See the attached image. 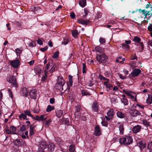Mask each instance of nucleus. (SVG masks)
Masks as SVG:
<instances>
[{"mask_svg":"<svg viewBox=\"0 0 152 152\" xmlns=\"http://www.w3.org/2000/svg\"><path fill=\"white\" fill-rule=\"evenodd\" d=\"M111 101L112 102H115L117 101L116 98L115 97L112 98L111 99Z\"/></svg>","mask_w":152,"mask_h":152,"instance_id":"obj_61","label":"nucleus"},{"mask_svg":"<svg viewBox=\"0 0 152 152\" xmlns=\"http://www.w3.org/2000/svg\"><path fill=\"white\" fill-rule=\"evenodd\" d=\"M10 77L7 78V80L10 83H12L15 87H17V84L16 82V80L15 77L11 75L9 76Z\"/></svg>","mask_w":152,"mask_h":152,"instance_id":"obj_5","label":"nucleus"},{"mask_svg":"<svg viewBox=\"0 0 152 152\" xmlns=\"http://www.w3.org/2000/svg\"><path fill=\"white\" fill-rule=\"evenodd\" d=\"M69 85L70 86H72V83H73L72 77L71 75H69Z\"/></svg>","mask_w":152,"mask_h":152,"instance_id":"obj_45","label":"nucleus"},{"mask_svg":"<svg viewBox=\"0 0 152 152\" xmlns=\"http://www.w3.org/2000/svg\"><path fill=\"white\" fill-rule=\"evenodd\" d=\"M80 5L82 7H84L86 5V0H81L79 3Z\"/></svg>","mask_w":152,"mask_h":152,"instance_id":"obj_26","label":"nucleus"},{"mask_svg":"<svg viewBox=\"0 0 152 152\" xmlns=\"http://www.w3.org/2000/svg\"><path fill=\"white\" fill-rule=\"evenodd\" d=\"M122 98L121 99V101L122 103H123L124 105H126L128 104V100L126 98V96L124 95H122Z\"/></svg>","mask_w":152,"mask_h":152,"instance_id":"obj_21","label":"nucleus"},{"mask_svg":"<svg viewBox=\"0 0 152 152\" xmlns=\"http://www.w3.org/2000/svg\"><path fill=\"white\" fill-rule=\"evenodd\" d=\"M152 8L151 5V4L150 2H148V4L146 5L145 8L146 9H148V8Z\"/></svg>","mask_w":152,"mask_h":152,"instance_id":"obj_56","label":"nucleus"},{"mask_svg":"<svg viewBox=\"0 0 152 152\" xmlns=\"http://www.w3.org/2000/svg\"><path fill=\"white\" fill-rule=\"evenodd\" d=\"M81 94L83 96H90L91 94L88 91L85 90L81 91Z\"/></svg>","mask_w":152,"mask_h":152,"instance_id":"obj_29","label":"nucleus"},{"mask_svg":"<svg viewBox=\"0 0 152 152\" xmlns=\"http://www.w3.org/2000/svg\"><path fill=\"white\" fill-rule=\"evenodd\" d=\"M65 83V82L63 78L60 76L58 77V80L56 84L55 85V88L57 90L60 91L63 90V86Z\"/></svg>","mask_w":152,"mask_h":152,"instance_id":"obj_1","label":"nucleus"},{"mask_svg":"<svg viewBox=\"0 0 152 152\" xmlns=\"http://www.w3.org/2000/svg\"><path fill=\"white\" fill-rule=\"evenodd\" d=\"M40 147L41 149L42 150L41 151H39V152H44V151H43V150H44L45 148H47V147L46 143L44 142H42L40 145Z\"/></svg>","mask_w":152,"mask_h":152,"instance_id":"obj_19","label":"nucleus"},{"mask_svg":"<svg viewBox=\"0 0 152 152\" xmlns=\"http://www.w3.org/2000/svg\"><path fill=\"white\" fill-rule=\"evenodd\" d=\"M69 151L70 152H74L75 150V146L74 145H71L69 148Z\"/></svg>","mask_w":152,"mask_h":152,"instance_id":"obj_39","label":"nucleus"},{"mask_svg":"<svg viewBox=\"0 0 152 152\" xmlns=\"http://www.w3.org/2000/svg\"><path fill=\"white\" fill-rule=\"evenodd\" d=\"M72 36L75 37L78 34V32L77 30H73L72 31Z\"/></svg>","mask_w":152,"mask_h":152,"instance_id":"obj_36","label":"nucleus"},{"mask_svg":"<svg viewBox=\"0 0 152 152\" xmlns=\"http://www.w3.org/2000/svg\"><path fill=\"white\" fill-rule=\"evenodd\" d=\"M63 114V111L61 110H59L56 113V115L58 117H60Z\"/></svg>","mask_w":152,"mask_h":152,"instance_id":"obj_32","label":"nucleus"},{"mask_svg":"<svg viewBox=\"0 0 152 152\" xmlns=\"http://www.w3.org/2000/svg\"><path fill=\"white\" fill-rule=\"evenodd\" d=\"M138 45L140 47V51H142L144 48V45L142 42H140L138 44Z\"/></svg>","mask_w":152,"mask_h":152,"instance_id":"obj_38","label":"nucleus"},{"mask_svg":"<svg viewBox=\"0 0 152 152\" xmlns=\"http://www.w3.org/2000/svg\"><path fill=\"white\" fill-rule=\"evenodd\" d=\"M47 77V73H45V75L42 77V80L43 81L45 80Z\"/></svg>","mask_w":152,"mask_h":152,"instance_id":"obj_58","label":"nucleus"},{"mask_svg":"<svg viewBox=\"0 0 152 152\" xmlns=\"http://www.w3.org/2000/svg\"><path fill=\"white\" fill-rule=\"evenodd\" d=\"M123 92L129 96L132 100L137 102V94L136 93L127 89L123 90Z\"/></svg>","mask_w":152,"mask_h":152,"instance_id":"obj_4","label":"nucleus"},{"mask_svg":"<svg viewBox=\"0 0 152 152\" xmlns=\"http://www.w3.org/2000/svg\"><path fill=\"white\" fill-rule=\"evenodd\" d=\"M132 141V138L130 136H126V137L121 138L119 139V142L120 144L126 145L131 144Z\"/></svg>","mask_w":152,"mask_h":152,"instance_id":"obj_3","label":"nucleus"},{"mask_svg":"<svg viewBox=\"0 0 152 152\" xmlns=\"http://www.w3.org/2000/svg\"><path fill=\"white\" fill-rule=\"evenodd\" d=\"M36 43L35 42L32 41L29 44V46L31 47H33L35 46Z\"/></svg>","mask_w":152,"mask_h":152,"instance_id":"obj_48","label":"nucleus"},{"mask_svg":"<svg viewBox=\"0 0 152 152\" xmlns=\"http://www.w3.org/2000/svg\"><path fill=\"white\" fill-rule=\"evenodd\" d=\"M129 113L130 115L132 117H136L140 115V112L136 109H131L130 110Z\"/></svg>","mask_w":152,"mask_h":152,"instance_id":"obj_7","label":"nucleus"},{"mask_svg":"<svg viewBox=\"0 0 152 152\" xmlns=\"http://www.w3.org/2000/svg\"><path fill=\"white\" fill-rule=\"evenodd\" d=\"M50 66V64L48 63L46 64V66L45 67V73H47V71L49 67Z\"/></svg>","mask_w":152,"mask_h":152,"instance_id":"obj_51","label":"nucleus"},{"mask_svg":"<svg viewBox=\"0 0 152 152\" xmlns=\"http://www.w3.org/2000/svg\"><path fill=\"white\" fill-rule=\"evenodd\" d=\"M54 107H52L50 105H49L47 107L46 111L48 112H49L54 110Z\"/></svg>","mask_w":152,"mask_h":152,"instance_id":"obj_35","label":"nucleus"},{"mask_svg":"<svg viewBox=\"0 0 152 152\" xmlns=\"http://www.w3.org/2000/svg\"><path fill=\"white\" fill-rule=\"evenodd\" d=\"M29 94L31 98L35 99L37 96V90L35 89H32L29 91Z\"/></svg>","mask_w":152,"mask_h":152,"instance_id":"obj_9","label":"nucleus"},{"mask_svg":"<svg viewBox=\"0 0 152 152\" xmlns=\"http://www.w3.org/2000/svg\"><path fill=\"white\" fill-rule=\"evenodd\" d=\"M19 118L20 120L22 118L24 120H28L29 119L27 118L26 115L25 113H21L19 116Z\"/></svg>","mask_w":152,"mask_h":152,"instance_id":"obj_25","label":"nucleus"},{"mask_svg":"<svg viewBox=\"0 0 152 152\" xmlns=\"http://www.w3.org/2000/svg\"><path fill=\"white\" fill-rule=\"evenodd\" d=\"M15 50L17 56H20V54L22 50L18 48L16 49Z\"/></svg>","mask_w":152,"mask_h":152,"instance_id":"obj_41","label":"nucleus"},{"mask_svg":"<svg viewBox=\"0 0 152 152\" xmlns=\"http://www.w3.org/2000/svg\"><path fill=\"white\" fill-rule=\"evenodd\" d=\"M102 124L103 126H107L108 124V123L105 121H102Z\"/></svg>","mask_w":152,"mask_h":152,"instance_id":"obj_52","label":"nucleus"},{"mask_svg":"<svg viewBox=\"0 0 152 152\" xmlns=\"http://www.w3.org/2000/svg\"><path fill=\"white\" fill-rule=\"evenodd\" d=\"M108 57L104 53L98 54L96 56V59L99 63H106Z\"/></svg>","mask_w":152,"mask_h":152,"instance_id":"obj_2","label":"nucleus"},{"mask_svg":"<svg viewBox=\"0 0 152 152\" xmlns=\"http://www.w3.org/2000/svg\"><path fill=\"white\" fill-rule=\"evenodd\" d=\"M26 130V126L23 125L20 128V130L21 131H25Z\"/></svg>","mask_w":152,"mask_h":152,"instance_id":"obj_49","label":"nucleus"},{"mask_svg":"<svg viewBox=\"0 0 152 152\" xmlns=\"http://www.w3.org/2000/svg\"><path fill=\"white\" fill-rule=\"evenodd\" d=\"M28 90L26 87L22 88L20 91V94L23 96H27L28 94Z\"/></svg>","mask_w":152,"mask_h":152,"instance_id":"obj_14","label":"nucleus"},{"mask_svg":"<svg viewBox=\"0 0 152 152\" xmlns=\"http://www.w3.org/2000/svg\"><path fill=\"white\" fill-rule=\"evenodd\" d=\"M99 78L101 80H107V81H109L110 80L102 76V75H100L99 76Z\"/></svg>","mask_w":152,"mask_h":152,"instance_id":"obj_42","label":"nucleus"},{"mask_svg":"<svg viewBox=\"0 0 152 152\" xmlns=\"http://www.w3.org/2000/svg\"><path fill=\"white\" fill-rule=\"evenodd\" d=\"M37 42L38 44L39 45H42L43 44V42L40 39H38L37 40Z\"/></svg>","mask_w":152,"mask_h":152,"instance_id":"obj_63","label":"nucleus"},{"mask_svg":"<svg viewBox=\"0 0 152 152\" xmlns=\"http://www.w3.org/2000/svg\"><path fill=\"white\" fill-rule=\"evenodd\" d=\"M58 52L57 51L55 52L53 55L52 57L53 58H57L58 56Z\"/></svg>","mask_w":152,"mask_h":152,"instance_id":"obj_46","label":"nucleus"},{"mask_svg":"<svg viewBox=\"0 0 152 152\" xmlns=\"http://www.w3.org/2000/svg\"><path fill=\"white\" fill-rule=\"evenodd\" d=\"M147 11L145 10H141V9H140L139 10V12L140 13H142V14L144 15V16H145V17L146 15V12Z\"/></svg>","mask_w":152,"mask_h":152,"instance_id":"obj_40","label":"nucleus"},{"mask_svg":"<svg viewBox=\"0 0 152 152\" xmlns=\"http://www.w3.org/2000/svg\"><path fill=\"white\" fill-rule=\"evenodd\" d=\"M105 76L107 77L112 76V73L110 71H107L104 73Z\"/></svg>","mask_w":152,"mask_h":152,"instance_id":"obj_37","label":"nucleus"},{"mask_svg":"<svg viewBox=\"0 0 152 152\" xmlns=\"http://www.w3.org/2000/svg\"><path fill=\"white\" fill-rule=\"evenodd\" d=\"M83 66V73H85L86 72V65L84 64H82Z\"/></svg>","mask_w":152,"mask_h":152,"instance_id":"obj_43","label":"nucleus"},{"mask_svg":"<svg viewBox=\"0 0 152 152\" xmlns=\"http://www.w3.org/2000/svg\"><path fill=\"white\" fill-rule=\"evenodd\" d=\"M24 113L26 115H28V116H30L31 118H33V115L31 114V112L28 110H27L24 111Z\"/></svg>","mask_w":152,"mask_h":152,"instance_id":"obj_34","label":"nucleus"},{"mask_svg":"<svg viewBox=\"0 0 152 152\" xmlns=\"http://www.w3.org/2000/svg\"><path fill=\"white\" fill-rule=\"evenodd\" d=\"M148 148L151 151H152V141L148 144Z\"/></svg>","mask_w":152,"mask_h":152,"instance_id":"obj_50","label":"nucleus"},{"mask_svg":"<svg viewBox=\"0 0 152 152\" xmlns=\"http://www.w3.org/2000/svg\"><path fill=\"white\" fill-rule=\"evenodd\" d=\"M77 22L79 23L84 25H87L90 22V21L89 20H85L81 19H78Z\"/></svg>","mask_w":152,"mask_h":152,"instance_id":"obj_17","label":"nucleus"},{"mask_svg":"<svg viewBox=\"0 0 152 152\" xmlns=\"http://www.w3.org/2000/svg\"><path fill=\"white\" fill-rule=\"evenodd\" d=\"M15 145L18 146H21L23 145H26L24 140L21 139H17L14 141Z\"/></svg>","mask_w":152,"mask_h":152,"instance_id":"obj_8","label":"nucleus"},{"mask_svg":"<svg viewBox=\"0 0 152 152\" xmlns=\"http://www.w3.org/2000/svg\"><path fill=\"white\" fill-rule=\"evenodd\" d=\"M94 134L96 136H99L101 134V129L99 125L96 126L94 129Z\"/></svg>","mask_w":152,"mask_h":152,"instance_id":"obj_15","label":"nucleus"},{"mask_svg":"<svg viewBox=\"0 0 152 152\" xmlns=\"http://www.w3.org/2000/svg\"><path fill=\"white\" fill-rule=\"evenodd\" d=\"M136 141L138 146L141 149H144L145 147V144L144 142L140 140H137Z\"/></svg>","mask_w":152,"mask_h":152,"instance_id":"obj_13","label":"nucleus"},{"mask_svg":"<svg viewBox=\"0 0 152 152\" xmlns=\"http://www.w3.org/2000/svg\"><path fill=\"white\" fill-rule=\"evenodd\" d=\"M108 81H106L103 83L104 85L106 86V88H107L106 90L107 91H108L110 88L113 87L112 85L109 83Z\"/></svg>","mask_w":152,"mask_h":152,"instance_id":"obj_18","label":"nucleus"},{"mask_svg":"<svg viewBox=\"0 0 152 152\" xmlns=\"http://www.w3.org/2000/svg\"><path fill=\"white\" fill-rule=\"evenodd\" d=\"M116 115L117 116L120 118H123L125 116V114L124 113L121 111L117 112L116 113Z\"/></svg>","mask_w":152,"mask_h":152,"instance_id":"obj_23","label":"nucleus"},{"mask_svg":"<svg viewBox=\"0 0 152 152\" xmlns=\"http://www.w3.org/2000/svg\"><path fill=\"white\" fill-rule=\"evenodd\" d=\"M143 122L144 124L146 126H148L150 125L149 123L146 120L143 121Z\"/></svg>","mask_w":152,"mask_h":152,"instance_id":"obj_59","label":"nucleus"},{"mask_svg":"<svg viewBox=\"0 0 152 152\" xmlns=\"http://www.w3.org/2000/svg\"><path fill=\"white\" fill-rule=\"evenodd\" d=\"M148 104H151L152 103V96L150 95H148V99L146 100Z\"/></svg>","mask_w":152,"mask_h":152,"instance_id":"obj_30","label":"nucleus"},{"mask_svg":"<svg viewBox=\"0 0 152 152\" xmlns=\"http://www.w3.org/2000/svg\"><path fill=\"white\" fill-rule=\"evenodd\" d=\"M92 108L94 111L97 112L98 110V106L97 102H94L92 105Z\"/></svg>","mask_w":152,"mask_h":152,"instance_id":"obj_20","label":"nucleus"},{"mask_svg":"<svg viewBox=\"0 0 152 152\" xmlns=\"http://www.w3.org/2000/svg\"><path fill=\"white\" fill-rule=\"evenodd\" d=\"M99 41L100 43L101 44H103L105 43L106 42L105 39L102 37H100L99 38Z\"/></svg>","mask_w":152,"mask_h":152,"instance_id":"obj_33","label":"nucleus"},{"mask_svg":"<svg viewBox=\"0 0 152 152\" xmlns=\"http://www.w3.org/2000/svg\"><path fill=\"white\" fill-rule=\"evenodd\" d=\"M51 121V120L50 119L47 121L45 123V125L48 126H49Z\"/></svg>","mask_w":152,"mask_h":152,"instance_id":"obj_53","label":"nucleus"},{"mask_svg":"<svg viewBox=\"0 0 152 152\" xmlns=\"http://www.w3.org/2000/svg\"><path fill=\"white\" fill-rule=\"evenodd\" d=\"M141 72L140 70L138 69H135L133 70L130 75L133 77H135L138 76Z\"/></svg>","mask_w":152,"mask_h":152,"instance_id":"obj_12","label":"nucleus"},{"mask_svg":"<svg viewBox=\"0 0 152 152\" xmlns=\"http://www.w3.org/2000/svg\"><path fill=\"white\" fill-rule=\"evenodd\" d=\"M47 116L46 115L43 114L40 116L36 115L35 120L38 121H45L47 118Z\"/></svg>","mask_w":152,"mask_h":152,"instance_id":"obj_11","label":"nucleus"},{"mask_svg":"<svg viewBox=\"0 0 152 152\" xmlns=\"http://www.w3.org/2000/svg\"><path fill=\"white\" fill-rule=\"evenodd\" d=\"M114 114L115 113L113 110V109H110L107 113V116H105V118L107 120L110 121L112 118Z\"/></svg>","mask_w":152,"mask_h":152,"instance_id":"obj_6","label":"nucleus"},{"mask_svg":"<svg viewBox=\"0 0 152 152\" xmlns=\"http://www.w3.org/2000/svg\"><path fill=\"white\" fill-rule=\"evenodd\" d=\"M48 148L49 150L50 151H53L54 150L55 148V145L52 143L50 142H49L48 144Z\"/></svg>","mask_w":152,"mask_h":152,"instance_id":"obj_22","label":"nucleus"},{"mask_svg":"<svg viewBox=\"0 0 152 152\" xmlns=\"http://www.w3.org/2000/svg\"><path fill=\"white\" fill-rule=\"evenodd\" d=\"M137 59V57L135 54L134 55H132L131 57V60H135Z\"/></svg>","mask_w":152,"mask_h":152,"instance_id":"obj_55","label":"nucleus"},{"mask_svg":"<svg viewBox=\"0 0 152 152\" xmlns=\"http://www.w3.org/2000/svg\"><path fill=\"white\" fill-rule=\"evenodd\" d=\"M141 40V39L137 36H135L134 37V39L133 40V41L134 42L138 43L140 42Z\"/></svg>","mask_w":152,"mask_h":152,"instance_id":"obj_31","label":"nucleus"},{"mask_svg":"<svg viewBox=\"0 0 152 152\" xmlns=\"http://www.w3.org/2000/svg\"><path fill=\"white\" fill-rule=\"evenodd\" d=\"M29 133L31 137L34 134V127L32 125H31L30 127Z\"/></svg>","mask_w":152,"mask_h":152,"instance_id":"obj_24","label":"nucleus"},{"mask_svg":"<svg viewBox=\"0 0 152 152\" xmlns=\"http://www.w3.org/2000/svg\"><path fill=\"white\" fill-rule=\"evenodd\" d=\"M119 130L120 131V133L121 135H122L124 134V128L123 127V124H120L119 126Z\"/></svg>","mask_w":152,"mask_h":152,"instance_id":"obj_27","label":"nucleus"},{"mask_svg":"<svg viewBox=\"0 0 152 152\" xmlns=\"http://www.w3.org/2000/svg\"><path fill=\"white\" fill-rule=\"evenodd\" d=\"M69 42V39L67 37L65 38L64 39V41L62 42V44L65 45L68 44Z\"/></svg>","mask_w":152,"mask_h":152,"instance_id":"obj_44","label":"nucleus"},{"mask_svg":"<svg viewBox=\"0 0 152 152\" xmlns=\"http://www.w3.org/2000/svg\"><path fill=\"white\" fill-rule=\"evenodd\" d=\"M119 76L120 78L122 79H125L126 78V76H125L124 75H123L121 74H119Z\"/></svg>","mask_w":152,"mask_h":152,"instance_id":"obj_54","label":"nucleus"},{"mask_svg":"<svg viewBox=\"0 0 152 152\" xmlns=\"http://www.w3.org/2000/svg\"><path fill=\"white\" fill-rule=\"evenodd\" d=\"M75 13H74V12H71L70 13V16L71 18H75Z\"/></svg>","mask_w":152,"mask_h":152,"instance_id":"obj_64","label":"nucleus"},{"mask_svg":"<svg viewBox=\"0 0 152 152\" xmlns=\"http://www.w3.org/2000/svg\"><path fill=\"white\" fill-rule=\"evenodd\" d=\"M148 29L150 31H152V24H150L148 26Z\"/></svg>","mask_w":152,"mask_h":152,"instance_id":"obj_60","label":"nucleus"},{"mask_svg":"<svg viewBox=\"0 0 152 152\" xmlns=\"http://www.w3.org/2000/svg\"><path fill=\"white\" fill-rule=\"evenodd\" d=\"M11 65L14 68H17L20 66V62L18 59L11 61Z\"/></svg>","mask_w":152,"mask_h":152,"instance_id":"obj_10","label":"nucleus"},{"mask_svg":"<svg viewBox=\"0 0 152 152\" xmlns=\"http://www.w3.org/2000/svg\"><path fill=\"white\" fill-rule=\"evenodd\" d=\"M141 129V127L140 126L137 125L133 127L132 131L134 133H136L140 132Z\"/></svg>","mask_w":152,"mask_h":152,"instance_id":"obj_16","label":"nucleus"},{"mask_svg":"<svg viewBox=\"0 0 152 152\" xmlns=\"http://www.w3.org/2000/svg\"><path fill=\"white\" fill-rule=\"evenodd\" d=\"M8 91L9 93L10 96L11 98H12V93L11 89L10 88L8 89Z\"/></svg>","mask_w":152,"mask_h":152,"instance_id":"obj_57","label":"nucleus"},{"mask_svg":"<svg viewBox=\"0 0 152 152\" xmlns=\"http://www.w3.org/2000/svg\"><path fill=\"white\" fill-rule=\"evenodd\" d=\"M47 47H45L43 48H41L40 49V50L42 52H43L46 51L47 50Z\"/></svg>","mask_w":152,"mask_h":152,"instance_id":"obj_62","label":"nucleus"},{"mask_svg":"<svg viewBox=\"0 0 152 152\" xmlns=\"http://www.w3.org/2000/svg\"><path fill=\"white\" fill-rule=\"evenodd\" d=\"M95 50L96 52L99 53H102L103 52L104 50L103 48L99 46H97V47H95Z\"/></svg>","mask_w":152,"mask_h":152,"instance_id":"obj_28","label":"nucleus"},{"mask_svg":"<svg viewBox=\"0 0 152 152\" xmlns=\"http://www.w3.org/2000/svg\"><path fill=\"white\" fill-rule=\"evenodd\" d=\"M75 115L76 117L78 118L80 116V114L79 112H75Z\"/></svg>","mask_w":152,"mask_h":152,"instance_id":"obj_47","label":"nucleus"}]
</instances>
